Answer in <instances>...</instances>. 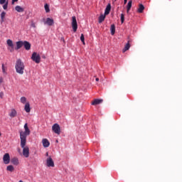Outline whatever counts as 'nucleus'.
<instances>
[{"label": "nucleus", "instance_id": "21", "mask_svg": "<svg viewBox=\"0 0 182 182\" xmlns=\"http://www.w3.org/2000/svg\"><path fill=\"white\" fill-rule=\"evenodd\" d=\"M110 31H111V35H114L116 32V26H114V24L111 25Z\"/></svg>", "mask_w": 182, "mask_h": 182}, {"label": "nucleus", "instance_id": "9", "mask_svg": "<svg viewBox=\"0 0 182 182\" xmlns=\"http://www.w3.org/2000/svg\"><path fill=\"white\" fill-rule=\"evenodd\" d=\"M16 47H15V50H19V49H21V48H22L23 46V41H17L16 43Z\"/></svg>", "mask_w": 182, "mask_h": 182}, {"label": "nucleus", "instance_id": "3", "mask_svg": "<svg viewBox=\"0 0 182 182\" xmlns=\"http://www.w3.org/2000/svg\"><path fill=\"white\" fill-rule=\"evenodd\" d=\"M31 59L36 63H41V55L36 52L33 53Z\"/></svg>", "mask_w": 182, "mask_h": 182}, {"label": "nucleus", "instance_id": "13", "mask_svg": "<svg viewBox=\"0 0 182 182\" xmlns=\"http://www.w3.org/2000/svg\"><path fill=\"white\" fill-rule=\"evenodd\" d=\"M23 46H24L26 50H31V43L28 41L23 42Z\"/></svg>", "mask_w": 182, "mask_h": 182}, {"label": "nucleus", "instance_id": "30", "mask_svg": "<svg viewBox=\"0 0 182 182\" xmlns=\"http://www.w3.org/2000/svg\"><path fill=\"white\" fill-rule=\"evenodd\" d=\"M3 9L4 10L8 9V1L3 5Z\"/></svg>", "mask_w": 182, "mask_h": 182}, {"label": "nucleus", "instance_id": "23", "mask_svg": "<svg viewBox=\"0 0 182 182\" xmlns=\"http://www.w3.org/2000/svg\"><path fill=\"white\" fill-rule=\"evenodd\" d=\"M6 170L7 171H11L12 173V171L15 170V168H14V166L9 165L7 166Z\"/></svg>", "mask_w": 182, "mask_h": 182}, {"label": "nucleus", "instance_id": "42", "mask_svg": "<svg viewBox=\"0 0 182 182\" xmlns=\"http://www.w3.org/2000/svg\"><path fill=\"white\" fill-rule=\"evenodd\" d=\"M0 136H1V132H0Z\"/></svg>", "mask_w": 182, "mask_h": 182}, {"label": "nucleus", "instance_id": "24", "mask_svg": "<svg viewBox=\"0 0 182 182\" xmlns=\"http://www.w3.org/2000/svg\"><path fill=\"white\" fill-rule=\"evenodd\" d=\"M130 9H132V0L129 1L127 4V11L129 12V11H130Z\"/></svg>", "mask_w": 182, "mask_h": 182}, {"label": "nucleus", "instance_id": "16", "mask_svg": "<svg viewBox=\"0 0 182 182\" xmlns=\"http://www.w3.org/2000/svg\"><path fill=\"white\" fill-rule=\"evenodd\" d=\"M24 109L26 113H29L31 112V105H29V102L26 103Z\"/></svg>", "mask_w": 182, "mask_h": 182}, {"label": "nucleus", "instance_id": "11", "mask_svg": "<svg viewBox=\"0 0 182 182\" xmlns=\"http://www.w3.org/2000/svg\"><path fill=\"white\" fill-rule=\"evenodd\" d=\"M103 103V100L102 99H95L92 102V106H96L97 105H100Z\"/></svg>", "mask_w": 182, "mask_h": 182}, {"label": "nucleus", "instance_id": "32", "mask_svg": "<svg viewBox=\"0 0 182 182\" xmlns=\"http://www.w3.org/2000/svg\"><path fill=\"white\" fill-rule=\"evenodd\" d=\"M6 0H0V5H4V4L6 3Z\"/></svg>", "mask_w": 182, "mask_h": 182}, {"label": "nucleus", "instance_id": "2", "mask_svg": "<svg viewBox=\"0 0 182 182\" xmlns=\"http://www.w3.org/2000/svg\"><path fill=\"white\" fill-rule=\"evenodd\" d=\"M15 69L17 73H19V75H23V70H25V64H23L22 60L18 59L16 60Z\"/></svg>", "mask_w": 182, "mask_h": 182}, {"label": "nucleus", "instance_id": "28", "mask_svg": "<svg viewBox=\"0 0 182 182\" xmlns=\"http://www.w3.org/2000/svg\"><path fill=\"white\" fill-rule=\"evenodd\" d=\"M21 102L23 105H25V103H26V97H21Z\"/></svg>", "mask_w": 182, "mask_h": 182}, {"label": "nucleus", "instance_id": "41", "mask_svg": "<svg viewBox=\"0 0 182 182\" xmlns=\"http://www.w3.org/2000/svg\"><path fill=\"white\" fill-rule=\"evenodd\" d=\"M19 182H23V181H19Z\"/></svg>", "mask_w": 182, "mask_h": 182}, {"label": "nucleus", "instance_id": "15", "mask_svg": "<svg viewBox=\"0 0 182 182\" xmlns=\"http://www.w3.org/2000/svg\"><path fill=\"white\" fill-rule=\"evenodd\" d=\"M143 11H144V6L141 4H139V7L137 9L138 14H143Z\"/></svg>", "mask_w": 182, "mask_h": 182}, {"label": "nucleus", "instance_id": "17", "mask_svg": "<svg viewBox=\"0 0 182 182\" xmlns=\"http://www.w3.org/2000/svg\"><path fill=\"white\" fill-rule=\"evenodd\" d=\"M130 49V41H128V43L125 45L124 49L122 50L123 53L124 52H127V50H129Z\"/></svg>", "mask_w": 182, "mask_h": 182}, {"label": "nucleus", "instance_id": "18", "mask_svg": "<svg viewBox=\"0 0 182 182\" xmlns=\"http://www.w3.org/2000/svg\"><path fill=\"white\" fill-rule=\"evenodd\" d=\"M16 110L15 109H11V112L9 113L10 117H16Z\"/></svg>", "mask_w": 182, "mask_h": 182}, {"label": "nucleus", "instance_id": "34", "mask_svg": "<svg viewBox=\"0 0 182 182\" xmlns=\"http://www.w3.org/2000/svg\"><path fill=\"white\" fill-rule=\"evenodd\" d=\"M0 97L1 99H4V92H0Z\"/></svg>", "mask_w": 182, "mask_h": 182}, {"label": "nucleus", "instance_id": "31", "mask_svg": "<svg viewBox=\"0 0 182 182\" xmlns=\"http://www.w3.org/2000/svg\"><path fill=\"white\" fill-rule=\"evenodd\" d=\"M121 22L122 23H124V14H121Z\"/></svg>", "mask_w": 182, "mask_h": 182}, {"label": "nucleus", "instance_id": "37", "mask_svg": "<svg viewBox=\"0 0 182 182\" xmlns=\"http://www.w3.org/2000/svg\"><path fill=\"white\" fill-rule=\"evenodd\" d=\"M124 4L126 5V4H127V0H124Z\"/></svg>", "mask_w": 182, "mask_h": 182}, {"label": "nucleus", "instance_id": "7", "mask_svg": "<svg viewBox=\"0 0 182 182\" xmlns=\"http://www.w3.org/2000/svg\"><path fill=\"white\" fill-rule=\"evenodd\" d=\"M3 161L4 164H9V162L11 161V156H9V154L6 153L4 155Z\"/></svg>", "mask_w": 182, "mask_h": 182}, {"label": "nucleus", "instance_id": "40", "mask_svg": "<svg viewBox=\"0 0 182 182\" xmlns=\"http://www.w3.org/2000/svg\"><path fill=\"white\" fill-rule=\"evenodd\" d=\"M46 156H48V152L46 153Z\"/></svg>", "mask_w": 182, "mask_h": 182}, {"label": "nucleus", "instance_id": "29", "mask_svg": "<svg viewBox=\"0 0 182 182\" xmlns=\"http://www.w3.org/2000/svg\"><path fill=\"white\" fill-rule=\"evenodd\" d=\"M1 68H2L3 73L6 74V68L5 67V65L4 64H2Z\"/></svg>", "mask_w": 182, "mask_h": 182}, {"label": "nucleus", "instance_id": "27", "mask_svg": "<svg viewBox=\"0 0 182 182\" xmlns=\"http://www.w3.org/2000/svg\"><path fill=\"white\" fill-rule=\"evenodd\" d=\"M80 41L83 43V45H85V35H83V33L81 34Z\"/></svg>", "mask_w": 182, "mask_h": 182}, {"label": "nucleus", "instance_id": "36", "mask_svg": "<svg viewBox=\"0 0 182 182\" xmlns=\"http://www.w3.org/2000/svg\"><path fill=\"white\" fill-rule=\"evenodd\" d=\"M15 2H18V0H12V5H14Z\"/></svg>", "mask_w": 182, "mask_h": 182}, {"label": "nucleus", "instance_id": "14", "mask_svg": "<svg viewBox=\"0 0 182 182\" xmlns=\"http://www.w3.org/2000/svg\"><path fill=\"white\" fill-rule=\"evenodd\" d=\"M42 143L43 147H48L49 146H50V143L49 142V140H48V139H43L42 140Z\"/></svg>", "mask_w": 182, "mask_h": 182}, {"label": "nucleus", "instance_id": "12", "mask_svg": "<svg viewBox=\"0 0 182 182\" xmlns=\"http://www.w3.org/2000/svg\"><path fill=\"white\" fill-rule=\"evenodd\" d=\"M111 9H112V4H110V3H109L107 5V7L105 9V15H109L110 14Z\"/></svg>", "mask_w": 182, "mask_h": 182}, {"label": "nucleus", "instance_id": "10", "mask_svg": "<svg viewBox=\"0 0 182 182\" xmlns=\"http://www.w3.org/2000/svg\"><path fill=\"white\" fill-rule=\"evenodd\" d=\"M46 25H48V26H52L55 22L53 21V19L50 18H47L46 21L44 23Z\"/></svg>", "mask_w": 182, "mask_h": 182}, {"label": "nucleus", "instance_id": "4", "mask_svg": "<svg viewBox=\"0 0 182 182\" xmlns=\"http://www.w3.org/2000/svg\"><path fill=\"white\" fill-rule=\"evenodd\" d=\"M6 43L9 46L7 48L8 50H9V52H11V53L14 52V50H15V47L14 46V41H12V40H11V39H8L6 41Z\"/></svg>", "mask_w": 182, "mask_h": 182}, {"label": "nucleus", "instance_id": "6", "mask_svg": "<svg viewBox=\"0 0 182 182\" xmlns=\"http://www.w3.org/2000/svg\"><path fill=\"white\" fill-rule=\"evenodd\" d=\"M52 130L55 134H60V126L58 124H54L52 127Z\"/></svg>", "mask_w": 182, "mask_h": 182}, {"label": "nucleus", "instance_id": "26", "mask_svg": "<svg viewBox=\"0 0 182 182\" xmlns=\"http://www.w3.org/2000/svg\"><path fill=\"white\" fill-rule=\"evenodd\" d=\"M44 8H45V11L47 14L50 12V9H49V5L45 4Z\"/></svg>", "mask_w": 182, "mask_h": 182}, {"label": "nucleus", "instance_id": "33", "mask_svg": "<svg viewBox=\"0 0 182 182\" xmlns=\"http://www.w3.org/2000/svg\"><path fill=\"white\" fill-rule=\"evenodd\" d=\"M31 27L32 28H36V26L33 21L31 22Z\"/></svg>", "mask_w": 182, "mask_h": 182}, {"label": "nucleus", "instance_id": "25", "mask_svg": "<svg viewBox=\"0 0 182 182\" xmlns=\"http://www.w3.org/2000/svg\"><path fill=\"white\" fill-rule=\"evenodd\" d=\"M6 15V13L5 11H3L1 14V22H4V19H5V16Z\"/></svg>", "mask_w": 182, "mask_h": 182}, {"label": "nucleus", "instance_id": "39", "mask_svg": "<svg viewBox=\"0 0 182 182\" xmlns=\"http://www.w3.org/2000/svg\"><path fill=\"white\" fill-rule=\"evenodd\" d=\"M56 143H59V141L56 140Z\"/></svg>", "mask_w": 182, "mask_h": 182}, {"label": "nucleus", "instance_id": "1", "mask_svg": "<svg viewBox=\"0 0 182 182\" xmlns=\"http://www.w3.org/2000/svg\"><path fill=\"white\" fill-rule=\"evenodd\" d=\"M24 132L20 131L21 147L23 149L21 155L28 159L29 157V147L26 146V137L31 134V129L26 123L24 124Z\"/></svg>", "mask_w": 182, "mask_h": 182}, {"label": "nucleus", "instance_id": "5", "mask_svg": "<svg viewBox=\"0 0 182 182\" xmlns=\"http://www.w3.org/2000/svg\"><path fill=\"white\" fill-rule=\"evenodd\" d=\"M72 28L73 29V32H76L77 31V21H76V16L72 17Z\"/></svg>", "mask_w": 182, "mask_h": 182}, {"label": "nucleus", "instance_id": "19", "mask_svg": "<svg viewBox=\"0 0 182 182\" xmlns=\"http://www.w3.org/2000/svg\"><path fill=\"white\" fill-rule=\"evenodd\" d=\"M106 18V15L105 14H101L99 17V23H102V22H103V21H105V19Z\"/></svg>", "mask_w": 182, "mask_h": 182}, {"label": "nucleus", "instance_id": "35", "mask_svg": "<svg viewBox=\"0 0 182 182\" xmlns=\"http://www.w3.org/2000/svg\"><path fill=\"white\" fill-rule=\"evenodd\" d=\"M18 152L19 153V154H21V156H22V152L21 151V149H18Z\"/></svg>", "mask_w": 182, "mask_h": 182}, {"label": "nucleus", "instance_id": "8", "mask_svg": "<svg viewBox=\"0 0 182 182\" xmlns=\"http://www.w3.org/2000/svg\"><path fill=\"white\" fill-rule=\"evenodd\" d=\"M46 166L47 167H55V162L51 157H49L46 159Z\"/></svg>", "mask_w": 182, "mask_h": 182}, {"label": "nucleus", "instance_id": "20", "mask_svg": "<svg viewBox=\"0 0 182 182\" xmlns=\"http://www.w3.org/2000/svg\"><path fill=\"white\" fill-rule=\"evenodd\" d=\"M12 164H14V166H18L19 164V160L18 158H14L11 159Z\"/></svg>", "mask_w": 182, "mask_h": 182}, {"label": "nucleus", "instance_id": "22", "mask_svg": "<svg viewBox=\"0 0 182 182\" xmlns=\"http://www.w3.org/2000/svg\"><path fill=\"white\" fill-rule=\"evenodd\" d=\"M15 9L17 12H23L24 9L21 6H16Z\"/></svg>", "mask_w": 182, "mask_h": 182}, {"label": "nucleus", "instance_id": "38", "mask_svg": "<svg viewBox=\"0 0 182 182\" xmlns=\"http://www.w3.org/2000/svg\"><path fill=\"white\" fill-rule=\"evenodd\" d=\"M95 80H96V82H99V78L97 77V78L95 79Z\"/></svg>", "mask_w": 182, "mask_h": 182}]
</instances>
